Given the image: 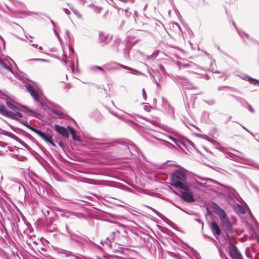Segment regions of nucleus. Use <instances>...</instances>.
Listing matches in <instances>:
<instances>
[{
  "label": "nucleus",
  "mask_w": 259,
  "mask_h": 259,
  "mask_svg": "<svg viewBox=\"0 0 259 259\" xmlns=\"http://www.w3.org/2000/svg\"><path fill=\"white\" fill-rule=\"evenodd\" d=\"M6 103L7 106L13 110L15 113L7 111L5 106L0 105V113L1 114L14 119H16L18 117H22V115L20 112V109L15 105L16 103L15 102L7 100L6 101Z\"/></svg>",
  "instance_id": "obj_1"
},
{
  "label": "nucleus",
  "mask_w": 259,
  "mask_h": 259,
  "mask_svg": "<svg viewBox=\"0 0 259 259\" xmlns=\"http://www.w3.org/2000/svg\"><path fill=\"white\" fill-rule=\"evenodd\" d=\"M186 175L180 171L174 173L171 177V185L176 187L183 190H187L188 186L186 182Z\"/></svg>",
  "instance_id": "obj_2"
},
{
  "label": "nucleus",
  "mask_w": 259,
  "mask_h": 259,
  "mask_svg": "<svg viewBox=\"0 0 259 259\" xmlns=\"http://www.w3.org/2000/svg\"><path fill=\"white\" fill-rule=\"evenodd\" d=\"M25 87L35 102L39 103L42 106L46 105L45 99L39 91L35 90L30 84H27Z\"/></svg>",
  "instance_id": "obj_3"
},
{
  "label": "nucleus",
  "mask_w": 259,
  "mask_h": 259,
  "mask_svg": "<svg viewBox=\"0 0 259 259\" xmlns=\"http://www.w3.org/2000/svg\"><path fill=\"white\" fill-rule=\"evenodd\" d=\"M27 127L30 129L32 131L34 132L37 134L40 137H41L44 141L50 142V140L52 139V137L50 134H45L44 133L39 131V130L31 126L28 123L24 124Z\"/></svg>",
  "instance_id": "obj_4"
},
{
  "label": "nucleus",
  "mask_w": 259,
  "mask_h": 259,
  "mask_svg": "<svg viewBox=\"0 0 259 259\" xmlns=\"http://www.w3.org/2000/svg\"><path fill=\"white\" fill-rule=\"evenodd\" d=\"M229 254L232 259H243L241 253L235 245H232L229 249Z\"/></svg>",
  "instance_id": "obj_5"
},
{
  "label": "nucleus",
  "mask_w": 259,
  "mask_h": 259,
  "mask_svg": "<svg viewBox=\"0 0 259 259\" xmlns=\"http://www.w3.org/2000/svg\"><path fill=\"white\" fill-rule=\"evenodd\" d=\"M212 206L214 212L218 215L220 220L227 217L225 212L218 204L215 203H212Z\"/></svg>",
  "instance_id": "obj_6"
},
{
  "label": "nucleus",
  "mask_w": 259,
  "mask_h": 259,
  "mask_svg": "<svg viewBox=\"0 0 259 259\" xmlns=\"http://www.w3.org/2000/svg\"><path fill=\"white\" fill-rule=\"evenodd\" d=\"M54 128L58 133L61 134L64 138H68L69 137V134L67 128L57 124H55L54 125Z\"/></svg>",
  "instance_id": "obj_7"
},
{
  "label": "nucleus",
  "mask_w": 259,
  "mask_h": 259,
  "mask_svg": "<svg viewBox=\"0 0 259 259\" xmlns=\"http://www.w3.org/2000/svg\"><path fill=\"white\" fill-rule=\"evenodd\" d=\"M183 199L188 202H193L195 201L192 194L190 192H184L182 194Z\"/></svg>",
  "instance_id": "obj_8"
},
{
  "label": "nucleus",
  "mask_w": 259,
  "mask_h": 259,
  "mask_svg": "<svg viewBox=\"0 0 259 259\" xmlns=\"http://www.w3.org/2000/svg\"><path fill=\"white\" fill-rule=\"evenodd\" d=\"M221 222L224 229L230 230L231 228V224L227 217L221 220Z\"/></svg>",
  "instance_id": "obj_9"
},
{
  "label": "nucleus",
  "mask_w": 259,
  "mask_h": 259,
  "mask_svg": "<svg viewBox=\"0 0 259 259\" xmlns=\"http://www.w3.org/2000/svg\"><path fill=\"white\" fill-rule=\"evenodd\" d=\"M111 37H110L109 35L103 32H100L99 33V39L102 42L107 43Z\"/></svg>",
  "instance_id": "obj_10"
},
{
  "label": "nucleus",
  "mask_w": 259,
  "mask_h": 259,
  "mask_svg": "<svg viewBox=\"0 0 259 259\" xmlns=\"http://www.w3.org/2000/svg\"><path fill=\"white\" fill-rule=\"evenodd\" d=\"M210 227L214 234L217 235H219L221 234V230L219 226L215 222H213L211 223Z\"/></svg>",
  "instance_id": "obj_11"
},
{
  "label": "nucleus",
  "mask_w": 259,
  "mask_h": 259,
  "mask_svg": "<svg viewBox=\"0 0 259 259\" xmlns=\"http://www.w3.org/2000/svg\"><path fill=\"white\" fill-rule=\"evenodd\" d=\"M98 144L100 146V148H105L111 146L112 145V143L110 142L100 141L98 142Z\"/></svg>",
  "instance_id": "obj_12"
},
{
  "label": "nucleus",
  "mask_w": 259,
  "mask_h": 259,
  "mask_svg": "<svg viewBox=\"0 0 259 259\" xmlns=\"http://www.w3.org/2000/svg\"><path fill=\"white\" fill-rule=\"evenodd\" d=\"M0 65L5 69H6L9 72H11L12 74H14L13 71L12 70L11 68L9 67L5 62L0 60Z\"/></svg>",
  "instance_id": "obj_13"
},
{
  "label": "nucleus",
  "mask_w": 259,
  "mask_h": 259,
  "mask_svg": "<svg viewBox=\"0 0 259 259\" xmlns=\"http://www.w3.org/2000/svg\"><path fill=\"white\" fill-rule=\"evenodd\" d=\"M23 108L26 109L27 112H29L31 115H33L34 117H37V115H39L38 113H37L36 112L33 111L30 109H28L27 107H23Z\"/></svg>",
  "instance_id": "obj_14"
},
{
  "label": "nucleus",
  "mask_w": 259,
  "mask_h": 259,
  "mask_svg": "<svg viewBox=\"0 0 259 259\" xmlns=\"http://www.w3.org/2000/svg\"><path fill=\"white\" fill-rule=\"evenodd\" d=\"M248 81L253 84H254V85H256V84H259V80H257V79H254L252 77H248Z\"/></svg>",
  "instance_id": "obj_15"
},
{
  "label": "nucleus",
  "mask_w": 259,
  "mask_h": 259,
  "mask_svg": "<svg viewBox=\"0 0 259 259\" xmlns=\"http://www.w3.org/2000/svg\"><path fill=\"white\" fill-rule=\"evenodd\" d=\"M235 151L236 152H237V153H238L239 154H241V155H242V154L241 152H239V151H236V150H235ZM228 155H229V156L231 158H232V159H235V158H234V156H237V157H238V158H240V159H243V157L242 155H235V154H232V153H228Z\"/></svg>",
  "instance_id": "obj_16"
},
{
  "label": "nucleus",
  "mask_w": 259,
  "mask_h": 259,
  "mask_svg": "<svg viewBox=\"0 0 259 259\" xmlns=\"http://www.w3.org/2000/svg\"><path fill=\"white\" fill-rule=\"evenodd\" d=\"M153 138L160 141L161 142V143L164 145H165L166 146H168V145L170 144L169 142L165 141V140H162V139H159V138H157L156 137H155V136H152Z\"/></svg>",
  "instance_id": "obj_17"
},
{
  "label": "nucleus",
  "mask_w": 259,
  "mask_h": 259,
  "mask_svg": "<svg viewBox=\"0 0 259 259\" xmlns=\"http://www.w3.org/2000/svg\"><path fill=\"white\" fill-rule=\"evenodd\" d=\"M120 67L122 68H124V69H125L126 70H130V71H133L135 72H138V71L137 70H136L131 67H127V66H124V65H119Z\"/></svg>",
  "instance_id": "obj_18"
},
{
  "label": "nucleus",
  "mask_w": 259,
  "mask_h": 259,
  "mask_svg": "<svg viewBox=\"0 0 259 259\" xmlns=\"http://www.w3.org/2000/svg\"><path fill=\"white\" fill-rule=\"evenodd\" d=\"M67 128L68 129L71 135H72V137L73 136V135H75V131L73 128H72V127H71L70 126H68Z\"/></svg>",
  "instance_id": "obj_19"
},
{
  "label": "nucleus",
  "mask_w": 259,
  "mask_h": 259,
  "mask_svg": "<svg viewBox=\"0 0 259 259\" xmlns=\"http://www.w3.org/2000/svg\"><path fill=\"white\" fill-rule=\"evenodd\" d=\"M0 93H1V94H0V98L3 100H6L7 97V96L3 93L1 91Z\"/></svg>",
  "instance_id": "obj_20"
},
{
  "label": "nucleus",
  "mask_w": 259,
  "mask_h": 259,
  "mask_svg": "<svg viewBox=\"0 0 259 259\" xmlns=\"http://www.w3.org/2000/svg\"><path fill=\"white\" fill-rule=\"evenodd\" d=\"M72 139L74 141H80V138L78 136H76V135H73Z\"/></svg>",
  "instance_id": "obj_21"
},
{
  "label": "nucleus",
  "mask_w": 259,
  "mask_h": 259,
  "mask_svg": "<svg viewBox=\"0 0 259 259\" xmlns=\"http://www.w3.org/2000/svg\"><path fill=\"white\" fill-rule=\"evenodd\" d=\"M53 31L54 33L56 34V35L57 36V37L60 39V35L57 31L55 30L54 28H53Z\"/></svg>",
  "instance_id": "obj_22"
},
{
  "label": "nucleus",
  "mask_w": 259,
  "mask_h": 259,
  "mask_svg": "<svg viewBox=\"0 0 259 259\" xmlns=\"http://www.w3.org/2000/svg\"><path fill=\"white\" fill-rule=\"evenodd\" d=\"M33 60H37V61H40L42 62H48V60L43 59H33Z\"/></svg>",
  "instance_id": "obj_23"
},
{
  "label": "nucleus",
  "mask_w": 259,
  "mask_h": 259,
  "mask_svg": "<svg viewBox=\"0 0 259 259\" xmlns=\"http://www.w3.org/2000/svg\"><path fill=\"white\" fill-rule=\"evenodd\" d=\"M142 91H143V97L144 98L145 100H146V93H145V89H143Z\"/></svg>",
  "instance_id": "obj_24"
},
{
  "label": "nucleus",
  "mask_w": 259,
  "mask_h": 259,
  "mask_svg": "<svg viewBox=\"0 0 259 259\" xmlns=\"http://www.w3.org/2000/svg\"><path fill=\"white\" fill-rule=\"evenodd\" d=\"M229 88V87H228V86H221V87H219L218 90L221 91L223 88Z\"/></svg>",
  "instance_id": "obj_25"
},
{
  "label": "nucleus",
  "mask_w": 259,
  "mask_h": 259,
  "mask_svg": "<svg viewBox=\"0 0 259 259\" xmlns=\"http://www.w3.org/2000/svg\"><path fill=\"white\" fill-rule=\"evenodd\" d=\"M49 143H50L54 147H56L55 143L52 141V139L50 140V142Z\"/></svg>",
  "instance_id": "obj_26"
},
{
  "label": "nucleus",
  "mask_w": 259,
  "mask_h": 259,
  "mask_svg": "<svg viewBox=\"0 0 259 259\" xmlns=\"http://www.w3.org/2000/svg\"><path fill=\"white\" fill-rule=\"evenodd\" d=\"M168 138L169 139H170L171 140H172V141H174V142H176V140L175 138H174L173 137H172L171 136H169Z\"/></svg>",
  "instance_id": "obj_27"
},
{
  "label": "nucleus",
  "mask_w": 259,
  "mask_h": 259,
  "mask_svg": "<svg viewBox=\"0 0 259 259\" xmlns=\"http://www.w3.org/2000/svg\"><path fill=\"white\" fill-rule=\"evenodd\" d=\"M64 12H65L66 14H70V12H69V11L68 9H65L64 10Z\"/></svg>",
  "instance_id": "obj_28"
},
{
  "label": "nucleus",
  "mask_w": 259,
  "mask_h": 259,
  "mask_svg": "<svg viewBox=\"0 0 259 259\" xmlns=\"http://www.w3.org/2000/svg\"><path fill=\"white\" fill-rule=\"evenodd\" d=\"M93 69H99V70H103L102 68H101L100 67H98V66H95V67H93Z\"/></svg>",
  "instance_id": "obj_29"
},
{
  "label": "nucleus",
  "mask_w": 259,
  "mask_h": 259,
  "mask_svg": "<svg viewBox=\"0 0 259 259\" xmlns=\"http://www.w3.org/2000/svg\"><path fill=\"white\" fill-rule=\"evenodd\" d=\"M155 83H156V84L157 87L160 88V84H159V83L156 80H155Z\"/></svg>",
  "instance_id": "obj_30"
},
{
  "label": "nucleus",
  "mask_w": 259,
  "mask_h": 259,
  "mask_svg": "<svg viewBox=\"0 0 259 259\" xmlns=\"http://www.w3.org/2000/svg\"><path fill=\"white\" fill-rule=\"evenodd\" d=\"M159 68H160V70L162 71H163V69H164V67L161 65H159Z\"/></svg>",
  "instance_id": "obj_31"
},
{
  "label": "nucleus",
  "mask_w": 259,
  "mask_h": 259,
  "mask_svg": "<svg viewBox=\"0 0 259 259\" xmlns=\"http://www.w3.org/2000/svg\"><path fill=\"white\" fill-rule=\"evenodd\" d=\"M118 69V68H117V67H113L111 69V70H114V69ZM108 70H110V69H108Z\"/></svg>",
  "instance_id": "obj_32"
},
{
  "label": "nucleus",
  "mask_w": 259,
  "mask_h": 259,
  "mask_svg": "<svg viewBox=\"0 0 259 259\" xmlns=\"http://www.w3.org/2000/svg\"><path fill=\"white\" fill-rule=\"evenodd\" d=\"M31 46H32V47H34V48H36L38 47V45H36V44H32V45H31Z\"/></svg>",
  "instance_id": "obj_33"
},
{
  "label": "nucleus",
  "mask_w": 259,
  "mask_h": 259,
  "mask_svg": "<svg viewBox=\"0 0 259 259\" xmlns=\"http://www.w3.org/2000/svg\"><path fill=\"white\" fill-rule=\"evenodd\" d=\"M239 209L241 211L243 210V208L241 205H239Z\"/></svg>",
  "instance_id": "obj_34"
},
{
  "label": "nucleus",
  "mask_w": 259,
  "mask_h": 259,
  "mask_svg": "<svg viewBox=\"0 0 259 259\" xmlns=\"http://www.w3.org/2000/svg\"><path fill=\"white\" fill-rule=\"evenodd\" d=\"M249 110L251 112H253V109L251 107V106H249Z\"/></svg>",
  "instance_id": "obj_35"
},
{
  "label": "nucleus",
  "mask_w": 259,
  "mask_h": 259,
  "mask_svg": "<svg viewBox=\"0 0 259 259\" xmlns=\"http://www.w3.org/2000/svg\"><path fill=\"white\" fill-rule=\"evenodd\" d=\"M121 2H122L123 3H126L127 2L128 0H119Z\"/></svg>",
  "instance_id": "obj_36"
},
{
  "label": "nucleus",
  "mask_w": 259,
  "mask_h": 259,
  "mask_svg": "<svg viewBox=\"0 0 259 259\" xmlns=\"http://www.w3.org/2000/svg\"><path fill=\"white\" fill-rule=\"evenodd\" d=\"M59 145H60L61 147H63V146H64V144H63V143H59Z\"/></svg>",
  "instance_id": "obj_37"
},
{
  "label": "nucleus",
  "mask_w": 259,
  "mask_h": 259,
  "mask_svg": "<svg viewBox=\"0 0 259 259\" xmlns=\"http://www.w3.org/2000/svg\"><path fill=\"white\" fill-rule=\"evenodd\" d=\"M50 21H51V23L52 24V25L53 26H54L55 23L54 22V21H53L52 20H50Z\"/></svg>",
  "instance_id": "obj_38"
},
{
  "label": "nucleus",
  "mask_w": 259,
  "mask_h": 259,
  "mask_svg": "<svg viewBox=\"0 0 259 259\" xmlns=\"http://www.w3.org/2000/svg\"><path fill=\"white\" fill-rule=\"evenodd\" d=\"M125 14H126L127 16H128V11H127V10H125Z\"/></svg>",
  "instance_id": "obj_39"
},
{
  "label": "nucleus",
  "mask_w": 259,
  "mask_h": 259,
  "mask_svg": "<svg viewBox=\"0 0 259 259\" xmlns=\"http://www.w3.org/2000/svg\"><path fill=\"white\" fill-rule=\"evenodd\" d=\"M42 47H39L38 48V49H39V50H42Z\"/></svg>",
  "instance_id": "obj_40"
},
{
  "label": "nucleus",
  "mask_w": 259,
  "mask_h": 259,
  "mask_svg": "<svg viewBox=\"0 0 259 259\" xmlns=\"http://www.w3.org/2000/svg\"><path fill=\"white\" fill-rule=\"evenodd\" d=\"M149 208H151L153 211H154V212L156 211V210L154 209H153V208H152L151 207H149Z\"/></svg>",
  "instance_id": "obj_41"
},
{
  "label": "nucleus",
  "mask_w": 259,
  "mask_h": 259,
  "mask_svg": "<svg viewBox=\"0 0 259 259\" xmlns=\"http://www.w3.org/2000/svg\"><path fill=\"white\" fill-rule=\"evenodd\" d=\"M9 60L10 61H11V62H13V60H12L11 59L9 58Z\"/></svg>",
  "instance_id": "obj_42"
},
{
  "label": "nucleus",
  "mask_w": 259,
  "mask_h": 259,
  "mask_svg": "<svg viewBox=\"0 0 259 259\" xmlns=\"http://www.w3.org/2000/svg\"><path fill=\"white\" fill-rule=\"evenodd\" d=\"M53 113H55V114H57V111H53Z\"/></svg>",
  "instance_id": "obj_43"
},
{
  "label": "nucleus",
  "mask_w": 259,
  "mask_h": 259,
  "mask_svg": "<svg viewBox=\"0 0 259 259\" xmlns=\"http://www.w3.org/2000/svg\"><path fill=\"white\" fill-rule=\"evenodd\" d=\"M233 25H234V26L235 27H236V25H235V24L234 23H233ZM236 28L237 29V28Z\"/></svg>",
  "instance_id": "obj_44"
},
{
  "label": "nucleus",
  "mask_w": 259,
  "mask_h": 259,
  "mask_svg": "<svg viewBox=\"0 0 259 259\" xmlns=\"http://www.w3.org/2000/svg\"><path fill=\"white\" fill-rule=\"evenodd\" d=\"M0 37L3 39V41H4V39L0 36Z\"/></svg>",
  "instance_id": "obj_45"
},
{
  "label": "nucleus",
  "mask_w": 259,
  "mask_h": 259,
  "mask_svg": "<svg viewBox=\"0 0 259 259\" xmlns=\"http://www.w3.org/2000/svg\"><path fill=\"white\" fill-rule=\"evenodd\" d=\"M66 228L67 229H68V226L67 225H66Z\"/></svg>",
  "instance_id": "obj_46"
},
{
  "label": "nucleus",
  "mask_w": 259,
  "mask_h": 259,
  "mask_svg": "<svg viewBox=\"0 0 259 259\" xmlns=\"http://www.w3.org/2000/svg\"><path fill=\"white\" fill-rule=\"evenodd\" d=\"M68 31L67 30V31H66V33H67V34H68Z\"/></svg>",
  "instance_id": "obj_47"
},
{
  "label": "nucleus",
  "mask_w": 259,
  "mask_h": 259,
  "mask_svg": "<svg viewBox=\"0 0 259 259\" xmlns=\"http://www.w3.org/2000/svg\"><path fill=\"white\" fill-rule=\"evenodd\" d=\"M256 167L259 168V166L258 165H256Z\"/></svg>",
  "instance_id": "obj_48"
},
{
  "label": "nucleus",
  "mask_w": 259,
  "mask_h": 259,
  "mask_svg": "<svg viewBox=\"0 0 259 259\" xmlns=\"http://www.w3.org/2000/svg\"><path fill=\"white\" fill-rule=\"evenodd\" d=\"M0 94H1V93H0Z\"/></svg>",
  "instance_id": "obj_49"
}]
</instances>
